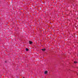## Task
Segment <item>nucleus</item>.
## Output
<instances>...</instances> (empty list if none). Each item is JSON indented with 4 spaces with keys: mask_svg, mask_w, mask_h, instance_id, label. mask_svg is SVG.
<instances>
[{
    "mask_svg": "<svg viewBox=\"0 0 78 78\" xmlns=\"http://www.w3.org/2000/svg\"><path fill=\"white\" fill-rule=\"evenodd\" d=\"M5 62H6V61H5Z\"/></svg>",
    "mask_w": 78,
    "mask_h": 78,
    "instance_id": "nucleus-6",
    "label": "nucleus"
},
{
    "mask_svg": "<svg viewBox=\"0 0 78 78\" xmlns=\"http://www.w3.org/2000/svg\"><path fill=\"white\" fill-rule=\"evenodd\" d=\"M74 63H75V64H76V63H77V62H74Z\"/></svg>",
    "mask_w": 78,
    "mask_h": 78,
    "instance_id": "nucleus-4",
    "label": "nucleus"
},
{
    "mask_svg": "<svg viewBox=\"0 0 78 78\" xmlns=\"http://www.w3.org/2000/svg\"><path fill=\"white\" fill-rule=\"evenodd\" d=\"M33 43V42L31 41H29V44H31Z\"/></svg>",
    "mask_w": 78,
    "mask_h": 78,
    "instance_id": "nucleus-2",
    "label": "nucleus"
},
{
    "mask_svg": "<svg viewBox=\"0 0 78 78\" xmlns=\"http://www.w3.org/2000/svg\"><path fill=\"white\" fill-rule=\"evenodd\" d=\"M26 51H28V49L27 48L26 49Z\"/></svg>",
    "mask_w": 78,
    "mask_h": 78,
    "instance_id": "nucleus-5",
    "label": "nucleus"
},
{
    "mask_svg": "<svg viewBox=\"0 0 78 78\" xmlns=\"http://www.w3.org/2000/svg\"><path fill=\"white\" fill-rule=\"evenodd\" d=\"M48 73V71H45L44 72V74L45 75H47V73Z\"/></svg>",
    "mask_w": 78,
    "mask_h": 78,
    "instance_id": "nucleus-1",
    "label": "nucleus"
},
{
    "mask_svg": "<svg viewBox=\"0 0 78 78\" xmlns=\"http://www.w3.org/2000/svg\"><path fill=\"white\" fill-rule=\"evenodd\" d=\"M43 51H45V49H42Z\"/></svg>",
    "mask_w": 78,
    "mask_h": 78,
    "instance_id": "nucleus-3",
    "label": "nucleus"
}]
</instances>
